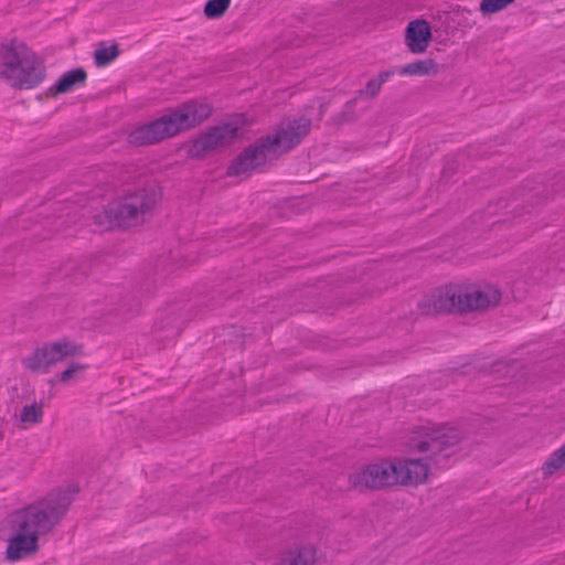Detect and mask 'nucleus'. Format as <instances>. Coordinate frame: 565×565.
<instances>
[{
	"instance_id": "nucleus-16",
	"label": "nucleus",
	"mask_w": 565,
	"mask_h": 565,
	"mask_svg": "<svg viewBox=\"0 0 565 565\" xmlns=\"http://www.w3.org/2000/svg\"><path fill=\"white\" fill-rule=\"evenodd\" d=\"M51 351L49 343L41 348H36L29 356L22 360V364L31 372L47 373L50 367L53 366L51 361Z\"/></svg>"
},
{
	"instance_id": "nucleus-8",
	"label": "nucleus",
	"mask_w": 565,
	"mask_h": 565,
	"mask_svg": "<svg viewBox=\"0 0 565 565\" xmlns=\"http://www.w3.org/2000/svg\"><path fill=\"white\" fill-rule=\"evenodd\" d=\"M462 288L460 286H448L439 288L418 302V309L425 316L440 313H462Z\"/></svg>"
},
{
	"instance_id": "nucleus-9",
	"label": "nucleus",
	"mask_w": 565,
	"mask_h": 565,
	"mask_svg": "<svg viewBox=\"0 0 565 565\" xmlns=\"http://www.w3.org/2000/svg\"><path fill=\"white\" fill-rule=\"evenodd\" d=\"M311 125V119L305 116L290 119L281 124L273 134L266 135L268 143L274 147L278 156L286 153L301 142L309 134Z\"/></svg>"
},
{
	"instance_id": "nucleus-14",
	"label": "nucleus",
	"mask_w": 565,
	"mask_h": 565,
	"mask_svg": "<svg viewBox=\"0 0 565 565\" xmlns=\"http://www.w3.org/2000/svg\"><path fill=\"white\" fill-rule=\"evenodd\" d=\"M317 550L311 544L295 545L284 551L279 565H316Z\"/></svg>"
},
{
	"instance_id": "nucleus-20",
	"label": "nucleus",
	"mask_w": 565,
	"mask_h": 565,
	"mask_svg": "<svg viewBox=\"0 0 565 565\" xmlns=\"http://www.w3.org/2000/svg\"><path fill=\"white\" fill-rule=\"evenodd\" d=\"M356 102L358 97L348 100L344 104L343 109L331 118L330 124L335 126H342L345 124L354 122L358 118L355 113Z\"/></svg>"
},
{
	"instance_id": "nucleus-21",
	"label": "nucleus",
	"mask_w": 565,
	"mask_h": 565,
	"mask_svg": "<svg viewBox=\"0 0 565 565\" xmlns=\"http://www.w3.org/2000/svg\"><path fill=\"white\" fill-rule=\"evenodd\" d=\"M565 467V444L553 451L542 467L544 476L548 477Z\"/></svg>"
},
{
	"instance_id": "nucleus-23",
	"label": "nucleus",
	"mask_w": 565,
	"mask_h": 565,
	"mask_svg": "<svg viewBox=\"0 0 565 565\" xmlns=\"http://www.w3.org/2000/svg\"><path fill=\"white\" fill-rule=\"evenodd\" d=\"M43 419V404L42 403H32L31 405L23 406L20 420L23 424H39Z\"/></svg>"
},
{
	"instance_id": "nucleus-25",
	"label": "nucleus",
	"mask_w": 565,
	"mask_h": 565,
	"mask_svg": "<svg viewBox=\"0 0 565 565\" xmlns=\"http://www.w3.org/2000/svg\"><path fill=\"white\" fill-rule=\"evenodd\" d=\"M514 1L515 0H482L480 2V11L483 14L497 13L505 9L509 4L513 3Z\"/></svg>"
},
{
	"instance_id": "nucleus-5",
	"label": "nucleus",
	"mask_w": 565,
	"mask_h": 565,
	"mask_svg": "<svg viewBox=\"0 0 565 565\" xmlns=\"http://www.w3.org/2000/svg\"><path fill=\"white\" fill-rule=\"evenodd\" d=\"M461 439L462 434L456 427H423L417 433V436L411 438L409 448L418 452L427 454V460H430L434 463H439L457 451V447Z\"/></svg>"
},
{
	"instance_id": "nucleus-13",
	"label": "nucleus",
	"mask_w": 565,
	"mask_h": 565,
	"mask_svg": "<svg viewBox=\"0 0 565 565\" xmlns=\"http://www.w3.org/2000/svg\"><path fill=\"white\" fill-rule=\"evenodd\" d=\"M431 31L428 22L417 19L408 23L405 31V41L412 53L419 54L426 51L431 41Z\"/></svg>"
},
{
	"instance_id": "nucleus-7",
	"label": "nucleus",
	"mask_w": 565,
	"mask_h": 565,
	"mask_svg": "<svg viewBox=\"0 0 565 565\" xmlns=\"http://www.w3.org/2000/svg\"><path fill=\"white\" fill-rule=\"evenodd\" d=\"M395 466L392 462L372 463L364 466L349 476L352 489L360 492L377 490L396 484Z\"/></svg>"
},
{
	"instance_id": "nucleus-15",
	"label": "nucleus",
	"mask_w": 565,
	"mask_h": 565,
	"mask_svg": "<svg viewBox=\"0 0 565 565\" xmlns=\"http://www.w3.org/2000/svg\"><path fill=\"white\" fill-rule=\"evenodd\" d=\"M87 73L84 68L77 67L64 73L58 81L47 89L49 96H57L73 90L86 83Z\"/></svg>"
},
{
	"instance_id": "nucleus-27",
	"label": "nucleus",
	"mask_w": 565,
	"mask_h": 565,
	"mask_svg": "<svg viewBox=\"0 0 565 565\" xmlns=\"http://www.w3.org/2000/svg\"><path fill=\"white\" fill-rule=\"evenodd\" d=\"M326 108H327V105L326 104H321L320 105V108H319V117L321 118L324 113H326Z\"/></svg>"
},
{
	"instance_id": "nucleus-11",
	"label": "nucleus",
	"mask_w": 565,
	"mask_h": 565,
	"mask_svg": "<svg viewBox=\"0 0 565 565\" xmlns=\"http://www.w3.org/2000/svg\"><path fill=\"white\" fill-rule=\"evenodd\" d=\"M501 300V291L493 286H484L482 288L472 289L470 291L462 288V307L461 311L486 310L497 306Z\"/></svg>"
},
{
	"instance_id": "nucleus-26",
	"label": "nucleus",
	"mask_w": 565,
	"mask_h": 565,
	"mask_svg": "<svg viewBox=\"0 0 565 565\" xmlns=\"http://www.w3.org/2000/svg\"><path fill=\"white\" fill-rule=\"evenodd\" d=\"M86 369L85 365L83 364H79V363H72L66 370H64L61 374H60V381L62 383H67L70 382L72 379H74V376L77 374V373H81L82 371H84Z\"/></svg>"
},
{
	"instance_id": "nucleus-2",
	"label": "nucleus",
	"mask_w": 565,
	"mask_h": 565,
	"mask_svg": "<svg viewBox=\"0 0 565 565\" xmlns=\"http://www.w3.org/2000/svg\"><path fill=\"white\" fill-rule=\"evenodd\" d=\"M212 114L209 104L191 100L178 106L173 111L134 129L128 135V142L132 146H150L180 131L191 129L206 120Z\"/></svg>"
},
{
	"instance_id": "nucleus-18",
	"label": "nucleus",
	"mask_w": 565,
	"mask_h": 565,
	"mask_svg": "<svg viewBox=\"0 0 565 565\" xmlns=\"http://www.w3.org/2000/svg\"><path fill=\"white\" fill-rule=\"evenodd\" d=\"M395 71H384L376 77L371 78L364 88L358 90L356 97L374 98L379 95L382 85L395 74Z\"/></svg>"
},
{
	"instance_id": "nucleus-19",
	"label": "nucleus",
	"mask_w": 565,
	"mask_h": 565,
	"mask_svg": "<svg viewBox=\"0 0 565 565\" xmlns=\"http://www.w3.org/2000/svg\"><path fill=\"white\" fill-rule=\"evenodd\" d=\"M51 351V361L53 365L65 360L68 356H74L77 353V345L70 341H57L49 343Z\"/></svg>"
},
{
	"instance_id": "nucleus-1",
	"label": "nucleus",
	"mask_w": 565,
	"mask_h": 565,
	"mask_svg": "<svg viewBox=\"0 0 565 565\" xmlns=\"http://www.w3.org/2000/svg\"><path fill=\"white\" fill-rule=\"evenodd\" d=\"M79 489L75 484L51 490L8 516L11 532L7 558L19 561L39 551V537L50 533L66 516Z\"/></svg>"
},
{
	"instance_id": "nucleus-3",
	"label": "nucleus",
	"mask_w": 565,
	"mask_h": 565,
	"mask_svg": "<svg viewBox=\"0 0 565 565\" xmlns=\"http://www.w3.org/2000/svg\"><path fill=\"white\" fill-rule=\"evenodd\" d=\"M46 75L43 61L23 42L15 39L0 50V77L15 89H31Z\"/></svg>"
},
{
	"instance_id": "nucleus-12",
	"label": "nucleus",
	"mask_w": 565,
	"mask_h": 565,
	"mask_svg": "<svg viewBox=\"0 0 565 565\" xmlns=\"http://www.w3.org/2000/svg\"><path fill=\"white\" fill-rule=\"evenodd\" d=\"M392 466H395L396 484L422 483L427 479L429 472L428 463L424 459H407L392 463Z\"/></svg>"
},
{
	"instance_id": "nucleus-6",
	"label": "nucleus",
	"mask_w": 565,
	"mask_h": 565,
	"mask_svg": "<svg viewBox=\"0 0 565 565\" xmlns=\"http://www.w3.org/2000/svg\"><path fill=\"white\" fill-rule=\"evenodd\" d=\"M278 157L274 147L268 143L267 137L263 136L245 148L232 161L227 168V174L230 177L249 175L268 160L277 159Z\"/></svg>"
},
{
	"instance_id": "nucleus-17",
	"label": "nucleus",
	"mask_w": 565,
	"mask_h": 565,
	"mask_svg": "<svg viewBox=\"0 0 565 565\" xmlns=\"http://www.w3.org/2000/svg\"><path fill=\"white\" fill-rule=\"evenodd\" d=\"M438 72L439 65L434 58L417 60L397 71L399 75L407 76H435Z\"/></svg>"
},
{
	"instance_id": "nucleus-10",
	"label": "nucleus",
	"mask_w": 565,
	"mask_h": 565,
	"mask_svg": "<svg viewBox=\"0 0 565 565\" xmlns=\"http://www.w3.org/2000/svg\"><path fill=\"white\" fill-rule=\"evenodd\" d=\"M238 127L232 122L212 127L193 142L190 152L194 157H201L206 152L222 149L235 139Z\"/></svg>"
},
{
	"instance_id": "nucleus-24",
	"label": "nucleus",
	"mask_w": 565,
	"mask_h": 565,
	"mask_svg": "<svg viewBox=\"0 0 565 565\" xmlns=\"http://www.w3.org/2000/svg\"><path fill=\"white\" fill-rule=\"evenodd\" d=\"M232 0H207L204 6V15L207 19H218L228 10Z\"/></svg>"
},
{
	"instance_id": "nucleus-22",
	"label": "nucleus",
	"mask_w": 565,
	"mask_h": 565,
	"mask_svg": "<svg viewBox=\"0 0 565 565\" xmlns=\"http://www.w3.org/2000/svg\"><path fill=\"white\" fill-rule=\"evenodd\" d=\"M119 46L118 44H113L110 46L102 45L94 52L95 64L98 67L106 66L111 63L119 55Z\"/></svg>"
},
{
	"instance_id": "nucleus-4",
	"label": "nucleus",
	"mask_w": 565,
	"mask_h": 565,
	"mask_svg": "<svg viewBox=\"0 0 565 565\" xmlns=\"http://www.w3.org/2000/svg\"><path fill=\"white\" fill-rule=\"evenodd\" d=\"M157 202L154 189H139L110 202L104 212L94 215V224L100 231L139 226L146 222Z\"/></svg>"
}]
</instances>
